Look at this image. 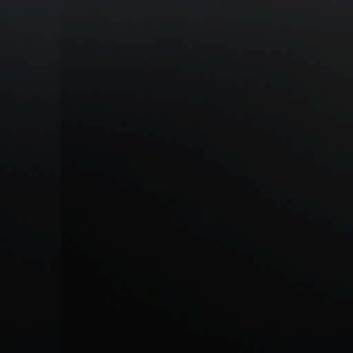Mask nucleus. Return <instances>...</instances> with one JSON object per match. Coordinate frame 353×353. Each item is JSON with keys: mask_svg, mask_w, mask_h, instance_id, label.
<instances>
[{"mask_svg": "<svg viewBox=\"0 0 353 353\" xmlns=\"http://www.w3.org/2000/svg\"><path fill=\"white\" fill-rule=\"evenodd\" d=\"M291 236H287L284 241H283V246H284V248H288L291 245Z\"/></svg>", "mask_w": 353, "mask_h": 353, "instance_id": "f257e3e1", "label": "nucleus"}]
</instances>
